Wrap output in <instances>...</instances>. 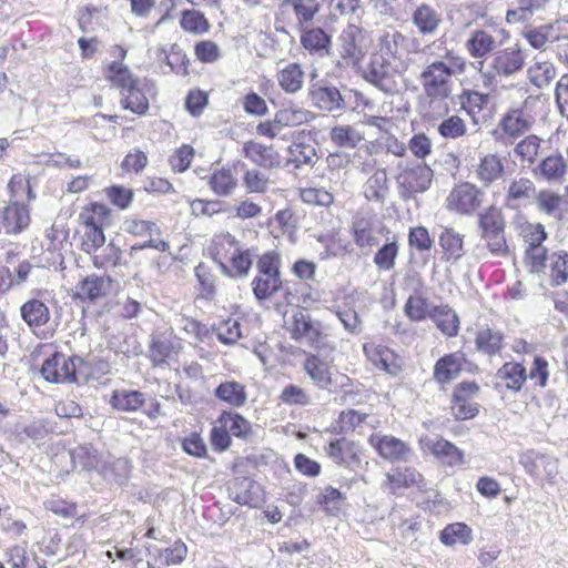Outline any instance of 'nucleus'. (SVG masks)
I'll use <instances>...</instances> for the list:
<instances>
[{
  "instance_id": "nucleus-18",
  "label": "nucleus",
  "mask_w": 568,
  "mask_h": 568,
  "mask_svg": "<svg viewBox=\"0 0 568 568\" xmlns=\"http://www.w3.org/2000/svg\"><path fill=\"white\" fill-rule=\"evenodd\" d=\"M316 133H312L311 131L301 130L294 134L293 142L288 146L290 158L287 159L286 165L294 164V168L297 169L302 164L314 165L316 163V150L314 145L306 142L308 140H314V135Z\"/></svg>"
},
{
  "instance_id": "nucleus-25",
  "label": "nucleus",
  "mask_w": 568,
  "mask_h": 568,
  "mask_svg": "<svg viewBox=\"0 0 568 568\" xmlns=\"http://www.w3.org/2000/svg\"><path fill=\"white\" fill-rule=\"evenodd\" d=\"M102 73L109 84L118 89L119 92L140 79L126 64L118 61H112L103 65Z\"/></svg>"
},
{
  "instance_id": "nucleus-32",
  "label": "nucleus",
  "mask_w": 568,
  "mask_h": 568,
  "mask_svg": "<svg viewBox=\"0 0 568 568\" xmlns=\"http://www.w3.org/2000/svg\"><path fill=\"white\" fill-rule=\"evenodd\" d=\"M164 53V62L170 67L171 71L181 77L190 75V59L184 49L172 43L169 49H162Z\"/></svg>"
},
{
  "instance_id": "nucleus-37",
  "label": "nucleus",
  "mask_w": 568,
  "mask_h": 568,
  "mask_svg": "<svg viewBox=\"0 0 568 568\" xmlns=\"http://www.w3.org/2000/svg\"><path fill=\"white\" fill-rule=\"evenodd\" d=\"M304 368L320 388H328L332 384L328 364L316 355H311L305 359Z\"/></svg>"
},
{
  "instance_id": "nucleus-3",
  "label": "nucleus",
  "mask_w": 568,
  "mask_h": 568,
  "mask_svg": "<svg viewBox=\"0 0 568 568\" xmlns=\"http://www.w3.org/2000/svg\"><path fill=\"white\" fill-rule=\"evenodd\" d=\"M308 97L315 108L333 113L347 109L354 110L357 106V99L363 95L351 89L341 91L327 82H316L311 84Z\"/></svg>"
},
{
  "instance_id": "nucleus-12",
  "label": "nucleus",
  "mask_w": 568,
  "mask_h": 568,
  "mask_svg": "<svg viewBox=\"0 0 568 568\" xmlns=\"http://www.w3.org/2000/svg\"><path fill=\"white\" fill-rule=\"evenodd\" d=\"M365 32L357 26L349 24L341 33L339 41V53L342 61H338L339 65H357L365 55L364 50Z\"/></svg>"
},
{
  "instance_id": "nucleus-13",
  "label": "nucleus",
  "mask_w": 568,
  "mask_h": 568,
  "mask_svg": "<svg viewBox=\"0 0 568 568\" xmlns=\"http://www.w3.org/2000/svg\"><path fill=\"white\" fill-rule=\"evenodd\" d=\"M396 73L397 69L393 67L390 59L385 55L373 54L366 79L385 93L393 94L397 91Z\"/></svg>"
},
{
  "instance_id": "nucleus-55",
  "label": "nucleus",
  "mask_w": 568,
  "mask_h": 568,
  "mask_svg": "<svg viewBox=\"0 0 568 568\" xmlns=\"http://www.w3.org/2000/svg\"><path fill=\"white\" fill-rule=\"evenodd\" d=\"M331 140L341 148L354 149L363 140L362 135L349 125H339L331 130Z\"/></svg>"
},
{
  "instance_id": "nucleus-23",
  "label": "nucleus",
  "mask_w": 568,
  "mask_h": 568,
  "mask_svg": "<svg viewBox=\"0 0 568 568\" xmlns=\"http://www.w3.org/2000/svg\"><path fill=\"white\" fill-rule=\"evenodd\" d=\"M22 320L33 331L43 327L50 321L51 314L48 305L38 298H30L20 307Z\"/></svg>"
},
{
  "instance_id": "nucleus-59",
  "label": "nucleus",
  "mask_w": 568,
  "mask_h": 568,
  "mask_svg": "<svg viewBox=\"0 0 568 568\" xmlns=\"http://www.w3.org/2000/svg\"><path fill=\"white\" fill-rule=\"evenodd\" d=\"M209 92L194 88L187 92L184 100V106L192 116H200L209 105Z\"/></svg>"
},
{
  "instance_id": "nucleus-26",
  "label": "nucleus",
  "mask_w": 568,
  "mask_h": 568,
  "mask_svg": "<svg viewBox=\"0 0 568 568\" xmlns=\"http://www.w3.org/2000/svg\"><path fill=\"white\" fill-rule=\"evenodd\" d=\"M88 255L91 257L92 265L98 270H113L124 264L122 261L123 251L112 240L109 243L105 242L100 250Z\"/></svg>"
},
{
  "instance_id": "nucleus-8",
  "label": "nucleus",
  "mask_w": 568,
  "mask_h": 568,
  "mask_svg": "<svg viewBox=\"0 0 568 568\" xmlns=\"http://www.w3.org/2000/svg\"><path fill=\"white\" fill-rule=\"evenodd\" d=\"M112 278L98 274H90L81 278L71 290L70 297L73 302L94 304L105 298L111 288Z\"/></svg>"
},
{
  "instance_id": "nucleus-27",
  "label": "nucleus",
  "mask_w": 568,
  "mask_h": 568,
  "mask_svg": "<svg viewBox=\"0 0 568 568\" xmlns=\"http://www.w3.org/2000/svg\"><path fill=\"white\" fill-rule=\"evenodd\" d=\"M549 0H514L506 13L508 23H524L542 10Z\"/></svg>"
},
{
  "instance_id": "nucleus-57",
  "label": "nucleus",
  "mask_w": 568,
  "mask_h": 568,
  "mask_svg": "<svg viewBox=\"0 0 568 568\" xmlns=\"http://www.w3.org/2000/svg\"><path fill=\"white\" fill-rule=\"evenodd\" d=\"M195 151L190 144H182L169 158V164L173 172L183 173L190 166L194 159Z\"/></svg>"
},
{
  "instance_id": "nucleus-29",
  "label": "nucleus",
  "mask_w": 568,
  "mask_h": 568,
  "mask_svg": "<svg viewBox=\"0 0 568 568\" xmlns=\"http://www.w3.org/2000/svg\"><path fill=\"white\" fill-rule=\"evenodd\" d=\"M180 27L189 34L202 36L210 31L211 22L196 9H184L180 13Z\"/></svg>"
},
{
  "instance_id": "nucleus-56",
  "label": "nucleus",
  "mask_w": 568,
  "mask_h": 568,
  "mask_svg": "<svg viewBox=\"0 0 568 568\" xmlns=\"http://www.w3.org/2000/svg\"><path fill=\"white\" fill-rule=\"evenodd\" d=\"M251 161L264 169H271L280 164L278 154L271 146H264L251 141Z\"/></svg>"
},
{
  "instance_id": "nucleus-41",
  "label": "nucleus",
  "mask_w": 568,
  "mask_h": 568,
  "mask_svg": "<svg viewBox=\"0 0 568 568\" xmlns=\"http://www.w3.org/2000/svg\"><path fill=\"white\" fill-rule=\"evenodd\" d=\"M215 396L231 406H242L246 400L245 387L236 382L221 383L215 389Z\"/></svg>"
},
{
  "instance_id": "nucleus-60",
  "label": "nucleus",
  "mask_w": 568,
  "mask_h": 568,
  "mask_svg": "<svg viewBox=\"0 0 568 568\" xmlns=\"http://www.w3.org/2000/svg\"><path fill=\"white\" fill-rule=\"evenodd\" d=\"M550 280L552 286H559L568 280V253L560 251L551 255Z\"/></svg>"
},
{
  "instance_id": "nucleus-21",
  "label": "nucleus",
  "mask_w": 568,
  "mask_h": 568,
  "mask_svg": "<svg viewBox=\"0 0 568 568\" xmlns=\"http://www.w3.org/2000/svg\"><path fill=\"white\" fill-rule=\"evenodd\" d=\"M369 443L383 458L388 460H405L409 454L406 444L394 436L373 434Z\"/></svg>"
},
{
  "instance_id": "nucleus-1",
  "label": "nucleus",
  "mask_w": 568,
  "mask_h": 568,
  "mask_svg": "<svg viewBox=\"0 0 568 568\" xmlns=\"http://www.w3.org/2000/svg\"><path fill=\"white\" fill-rule=\"evenodd\" d=\"M210 254L223 272L231 277H243L248 272V251L240 248L230 234L215 235L209 246Z\"/></svg>"
},
{
  "instance_id": "nucleus-62",
  "label": "nucleus",
  "mask_w": 568,
  "mask_h": 568,
  "mask_svg": "<svg viewBox=\"0 0 568 568\" xmlns=\"http://www.w3.org/2000/svg\"><path fill=\"white\" fill-rule=\"evenodd\" d=\"M124 231L134 237L152 236L153 233H160V229L155 222L141 220V219H126L124 221Z\"/></svg>"
},
{
  "instance_id": "nucleus-20",
  "label": "nucleus",
  "mask_w": 568,
  "mask_h": 568,
  "mask_svg": "<svg viewBox=\"0 0 568 568\" xmlns=\"http://www.w3.org/2000/svg\"><path fill=\"white\" fill-rule=\"evenodd\" d=\"M412 22L422 36H435L443 23L442 12L428 3H422L413 11Z\"/></svg>"
},
{
  "instance_id": "nucleus-48",
  "label": "nucleus",
  "mask_w": 568,
  "mask_h": 568,
  "mask_svg": "<svg viewBox=\"0 0 568 568\" xmlns=\"http://www.w3.org/2000/svg\"><path fill=\"white\" fill-rule=\"evenodd\" d=\"M303 78L304 72L297 63H290L277 75L280 85L287 93L297 92L302 88Z\"/></svg>"
},
{
  "instance_id": "nucleus-15",
  "label": "nucleus",
  "mask_w": 568,
  "mask_h": 568,
  "mask_svg": "<svg viewBox=\"0 0 568 568\" xmlns=\"http://www.w3.org/2000/svg\"><path fill=\"white\" fill-rule=\"evenodd\" d=\"M151 85L139 79L130 87L120 92V103L122 109L129 110L138 116H143L149 112Z\"/></svg>"
},
{
  "instance_id": "nucleus-6",
  "label": "nucleus",
  "mask_w": 568,
  "mask_h": 568,
  "mask_svg": "<svg viewBox=\"0 0 568 568\" xmlns=\"http://www.w3.org/2000/svg\"><path fill=\"white\" fill-rule=\"evenodd\" d=\"M478 223L481 237L487 241L489 251L496 255L506 254L505 220L501 210L495 205L489 206L485 213L479 214Z\"/></svg>"
},
{
  "instance_id": "nucleus-10",
  "label": "nucleus",
  "mask_w": 568,
  "mask_h": 568,
  "mask_svg": "<svg viewBox=\"0 0 568 568\" xmlns=\"http://www.w3.org/2000/svg\"><path fill=\"white\" fill-rule=\"evenodd\" d=\"M286 329L291 337L297 342L305 341L310 346L318 348L323 336V326L320 321H315L305 310H297L290 323H286Z\"/></svg>"
},
{
  "instance_id": "nucleus-31",
  "label": "nucleus",
  "mask_w": 568,
  "mask_h": 568,
  "mask_svg": "<svg viewBox=\"0 0 568 568\" xmlns=\"http://www.w3.org/2000/svg\"><path fill=\"white\" fill-rule=\"evenodd\" d=\"M446 261L457 262L464 255V236L454 229H444L439 236Z\"/></svg>"
},
{
  "instance_id": "nucleus-17",
  "label": "nucleus",
  "mask_w": 568,
  "mask_h": 568,
  "mask_svg": "<svg viewBox=\"0 0 568 568\" xmlns=\"http://www.w3.org/2000/svg\"><path fill=\"white\" fill-rule=\"evenodd\" d=\"M114 221V212L111 206L101 201H89L83 204L78 213L77 222L108 230Z\"/></svg>"
},
{
  "instance_id": "nucleus-61",
  "label": "nucleus",
  "mask_w": 568,
  "mask_h": 568,
  "mask_svg": "<svg viewBox=\"0 0 568 568\" xmlns=\"http://www.w3.org/2000/svg\"><path fill=\"white\" fill-rule=\"evenodd\" d=\"M149 164L148 155L140 149L128 152L121 161V170L126 174L141 173Z\"/></svg>"
},
{
  "instance_id": "nucleus-34",
  "label": "nucleus",
  "mask_w": 568,
  "mask_h": 568,
  "mask_svg": "<svg viewBox=\"0 0 568 568\" xmlns=\"http://www.w3.org/2000/svg\"><path fill=\"white\" fill-rule=\"evenodd\" d=\"M496 38L486 30H475L466 42L467 50L474 58H483L496 48Z\"/></svg>"
},
{
  "instance_id": "nucleus-22",
  "label": "nucleus",
  "mask_w": 568,
  "mask_h": 568,
  "mask_svg": "<svg viewBox=\"0 0 568 568\" xmlns=\"http://www.w3.org/2000/svg\"><path fill=\"white\" fill-rule=\"evenodd\" d=\"M182 349L180 343L168 338H153L149 346V359L153 366L169 365Z\"/></svg>"
},
{
  "instance_id": "nucleus-64",
  "label": "nucleus",
  "mask_w": 568,
  "mask_h": 568,
  "mask_svg": "<svg viewBox=\"0 0 568 568\" xmlns=\"http://www.w3.org/2000/svg\"><path fill=\"white\" fill-rule=\"evenodd\" d=\"M235 185V179L229 170H217L210 178L211 189L220 195L229 194Z\"/></svg>"
},
{
  "instance_id": "nucleus-46",
  "label": "nucleus",
  "mask_w": 568,
  "mask_h": 568,
  "mask_svg": "<svg viewBox=\"0 0 568 568\" xmlns=\"http://www.w3.org/2000/svg\"><path fill=\"white\" fill-rule=\"evenodd\" d=\"M315 119V114L304 109H281L275 113V122L281 129L284 126H297Z\"/></svg>"
},
{
  "instance_id": "nucleus-52",
  "label": "nucleus",
  "mask_w": 568,
  "mask_h": 568,
  "mask_svg": "<svg viewBox=\"0 0 568 568\" xmlns=\"http://www.w3.org/2000/svg\"><path fill=\"white\" fill-rule=\"evenodd\" d=\"M283 6L292 7L300 24L311 22L320 11L317 0H283Z\"/></svg>"
},
{
  "instance_id": "nucleus-47",
  "label": "nucleus",
  "mask_w": 568,
  "mask_h": 568,
  "mask_svg": "<svg viewBox=\"0 0 568 568\" xmlns=\"http://www.w3.org/2000/svg\"><path fill=\"white\" fill-rule=\"evenodd\" d=\"M387 183L386 171L377 170L365 183L364 194L366 199L384 202L388 190Z\"/></svg>"
},
{
  "instance_id": "nucleus-36",
  "label": "nucleus",
  "mask_w": 568,
  "mask_h": 568,
  "mask_svg": "<svg viewBox=\"0 0 568 568\" xmlns=\"http://www.w3.org/2000/svg\"><path fill=\"white\" fill-rule=\"evenodd\" d=\"M301 43L306 50L323 57L328 54L331 36H328L322 28H312L302 34Z\"/></svg>"
},
{
  "instance_id": "nucleus-28",
  "label": "nucleus",
  "mask_w": 568,
  "mask_h": 568,
  "mask_svg": "<svg viewBox=\"0 0 568 568\" xmlns=\"http://www.w3.org/2000/svg\"><path fill=\"white\" fill-rule=\"evenodd\" d=\"M424 447L429 449L436 457L447 465L463 463V453L450 442L444 438L423 440Z\"/></svg>"
},
{
  "instance_id": "nucleus-53",
  "label": "nucleus",
  "mask_w": 568,
  "mask_h": 568,
  "mask_svg": "<svg viewBox=\"0 0 568 568\" xmlns=\"http://www.w3.org/2000/svg\"><path fill=\"white\" fill-rule=\"evenodd\" d=\"M345 500V496L332 486H327L317 495V504L321 505L326 514L337 515Z\"/></svg>"
},
{
  "instance_id": "nucleus-54",
  "label": "nucleus",
  "mask_w": 568,
  "mask_h": 568,
  "mask_svg": "<svg viewBox=\"0 0 568 568\" xmlns=\"http://www.w3.org/2000/svg\"><path fill=\"white\" fill-rule=\"evenodd\" d=\"M399 246L396 237L383 244L374 255V263L378 270L390 271L395 266Z\"/></svg>"
},
{
  "instance_id": "nucleus-42",
  "label": "nucleus",
  "mask_w": 568,
  "mask_h": 568,
  "mask_svg": "<svg viewBox=\"0 0 568 568\" xmlns=\"http://www.w3.org/2000/svg\"><path fill=\"white\" fill-rule=\"evenodd\" d=\"M525 39L535 49H542L546 43H554L560 39L555 32L554 24H545L538 28H530L523 32Z\"/></svg>"
},
{
  "instance_id": "nucleus-33",
  "label": "nucleus",
  "mask_w": 568,
  "mask_h": 568,
  "mask_svg": "<svg viewBox=\"0 0 568 568\" xmlns=\"http://www.w3.org/2000/svg\"><path fill=\"white\" fill-rule=\"evenodd\" d=\"M530 83L538 89L547 88L556 78V68L549 61H541L537 58L532 65L527 70Z\"/></svg>"
},
{
  "instance_id": "nucleus-43",
  "label": "nucleus",
  "mask_w": 568,
  "mask_h": 568,
  "mask_svg": "<svg viewBox=\"0 0 568 568\" xmlns=\"http://www.w3.org/2000/svg\"><path fill=\"white\" fill-rule=\"evenodd\" d=\"M504 173V165L500 159L495 154L485 155L478 165L477 176L486 185L498 180Z\"/></svg>"
},
{
  "instance_id": "nucleus-11",
  "label": "nucleus",
  "mask_w": 568,
  "mask_h": 568,
  "mask_svg": "<svg viewBox=\"0 0 568 568\" xmlns=\"http://www.w3.org/2000/svg\"><path fill=\"white\" fill-rule=\"evenodd\" d=\"M31 223L30 209L19 201L0 206V234L18 235Z\"/></svg>"
},
{
  "instance_id": "nucleus-5",
  "label": "nucleus",
  "mask_w": 568,
  "mask_h": 568,
  "mask_svg": "<svg viewBox=\"0 0 568 568\" xmlns=\"http://www.w3.org/2000/svg\"><path fill=\"white\" fill-rule=\"evenodd\" d=\"M452 67L443 61H434L420 73L419 80L425 95L433 101H443L452 93Z\"/></svg>"
},
{
  "instance_id": "nucleus-50",
  "label": "nucleus",
  "mask_w": 568,
  "mask_h": 568,
  "mask_svg": "<svg viewBox=\"0 0 568 568\" xmlns=\"http://www.w3.org/2000/svg\"><path fill=\"white\" fill-rule=\"evenodd\" d=\"M439 538L446 546H453L456 542L467 545L471 541V529L464 523L450 524L440 531Z\"/></svg>"
},
{
  "instance_id": "nucleus-38",
  "label": "nucleus",
  "mask_w": 568,
  "mask_h": 568,
  "mask_svg": "<svg viewBox=\"0 0 568 568\" xmlns=\"http://www.w3.org/2000/svg\"><path fill=\"white\" fill-rule=\"evenodd\" d=\"M187 552L189 549L185 542L176 539L171 547L156 549L154 560L163 567L176 566L185 560Z\"/></svg>"
},
{
  "instance_id": "nucleus-39",
  "label": "nucleus",
  "mask_w": 568,
  "mask_h": 568,
  "mask_svg": "<svg viewBox=\"0 0 568 568\" xmlns=\"http://www.w3.org/2000/svg\"><path fill=\"white\" fill-rule=\"evenodd\" d=\"M504 334L499 331L484 328L477 332L475 344L479 352L486 355H495L503 348Z\"/></svg>"
},
{
  "instance_id": "nucleus-58",
  "label": "nucleus",
  "mask_w": 568,
  "mask_h": 568,
  "mask_svg": "<svg viewBox=\"0 0 568 568\" xmlns=\"http://www.w3.org/2000/svg\"><path fill=\"white\" fill-rule=\"evenodd\" d=\"M194 55L203 64H212L222 57L221 49L213 40H201L194 44Z\"/></svg>"
},
{
  "instance_id": "nucleus-40",
  "label": "nucleus",
  "mask_w": 568,
  "mask_h": 568,
  "mask_svg": "<svg viewBox=\"0 0 568 568\" xmlns=\"http://www.w3.org/2000/svg\"><path fill=\"white\" fill-rule=\"evenodd\" d=\"M430 316L437 327L447 336H456L459 328V320L456 313L448 306H435Z\"/></svg>"
},
{
  "instance_id": "nucleus-7",
  "label": "nucleus",
  "mask_w": 568,
  "mask_h": 568,
  "mask_svg": "<svg viewBox=\"0 0 568 568\" xmlns=\"http://www.w3.org/2000/svg\"><path fill=\"white\" fill-rule=\"evenodd\" d=\"M433 175V170L426 164L407 165L397 176L400 197L408 201L415 193L427 191L430 187Z\"/></svg>"
},
{
  "instance_id": "nucleus-19",
  "label": "nucleus",
  "mask_w": 568,
  "mask_h": 568,
  "mask_svg": "<svg viewBox=\"0 0 568 568\" xmlns=\"http://www.w3.org/2000/svg\"><path fill=\"white\" fill-rule=\"evenodd\" d=\"M73 241L82 253L92 254L106 242L105 230L77 222Z\"/></svg>"
},
{
  "instance_id": "nucleus-16",
  "label": "nucleus",
  "mask_w": 568,
  "mask_h": 568,
  "mask_svg": "<svg viewBox=\"0 0 568 568\" xmlns=\"http://www.w3.org/2000/svg\"><path fill=\"white\" fill-rule=\"evenodd\" d=\"M327 456L337 465L355 470L361 466V448L345 437L336 438L325 449Z\"/></svg>"
},
{
  "instance_id": "nucleus-2",
  "label": "nucleus",
  "mask_w": 568,
  "mask_h": 568,
  "mask_svg": "<svg viewBox=\"0 0 568 568\" xmlns=\"http://www.w3.org/2000/svg\"><path fill=\"white\" fill-rule=\"evenodd\" d=\"M87 368L88 363L82 357L68 356L55 351L43 361L40 374L47 382L53 384L78 383V375L83 374Z\"/></svg>"
},
{
  "instance_id": "nucleus-45",
  "label": "nucleus",
  "mask_w": 568,
  "mask_h": 568,
  "mask_svg": "<svg viewBox=\"0 0 568 568\" xmlns=\"http://www.w3.org/2000/svg\"><path fill=\"white\" fill-rule=\"evenodd\" d=\"M195 275L199 281L197 296L205 301H213L216 295V277L205 264L201 263L195 267Z\"/></svg>"
},
{
  "instance_id": "nucleus-9",
  "label": "nucleus",
  "mask_w": 568,
  "mask_h": 568,
  "mask_svg": "<svg viewBox=\"0 0 568 568\" xmlns=\"http://www.w3.org/2000/svg\"><path fill=\"white\" fill-rule=\"evenodd\" d=\"M526 57L520 45L515 44L494 52L490 61V71L484 73L488 80H493L496 75L511 77L521 71L525 67Z\"/></svg>"
},
{
  "instance_id": "nucleus-44",
  "label": "nucleus",
  "mask_w": 568,
  "mask_h": 568,
  "mask_svg": "<svg viewBox=\"0 0 568 568\" xmlns=\"http://www.w3.org/2000/svg\"><path fill=\"white\" fill-rule=\"evenodd\" d=\"M567 164L561 154L549 155L544 159L536 169V172L547 181H558L566 173Z\"/></svg>"
},
{
  "instance_id": "nucleus-49",
  "label": "nucleus",
  "mask_w": 568,
  "mask_h": 568,
  "mask_svg": "<svg viewBox=\"0 0 568 568\" xmlns=\"http://www.w3.org/2000/svg\"><path fill=\"white\" fill-rule=\"evenodd\" d=\"M109 202L120 211L128 210L134 200V191L121 184H112L103 190Z\"/></svg>"
},
{
  "instance_id": "nucleus-63",
  "label": "nucleus",
  "mask_w": 568,
  "mask_h": 568,
  "mask_svg": "<svg viewBox=\"0 0 568 568\" xmlns=\"http://www.w3.org/2000/svg\"><path fill=\"white\" fill-rule=\"evenodd\" d=\"M217 424H220L230 435L233 436H244L246 433V420L241 415L223 412L219 419Z\"/></svg>"
},
{
  "instance_id": "nucleus-24",
  "label": "nucleus",
  "mask_w": 568,
  "mask_h": 568,
  "mask_svg": "<svg viewBox=\"0 0 568 568\" xmlns=\"http://www.w3.org/2000/svg\"><path fill=\"white\" fill-rule=\"evenodd\" d=\"M495 379V388H499L501 382H505L507 389L518 392L527 379V371L523 364L508 362L496 372Z\"/></svg>"
},
{
  "instance_id": "nucleus-4",
  "label": "nucleus",
  "mask_w": 568,
  "mask_h": 568,
  "mask_svg": "<svg viewBox=\"0 0 568 568\" xmlns=\"http://www.w3.org/2000/svg\"><path fill=\"white\" fill-rule=\"evenodd\" d=\"M109 405L116 412L135 413L143 409V414L151 420L158 419L162 413V405L156 397L146 398V394L139 389H114Z\"/></svg>"
},
{
  "instance_id": "nucleus-35",
  "label": "nucleus",
  "mask_w": 568,
  "mask_h": 568,
  "mask_svg": "<svg viewBox=\"0 0 568 568\" xmlns=\"http://www.w3.org/2000/svg\"><path fill=\"white\" fill-rule=\"evenodd\" d=\"M536 186L535 183L526 178H520L518 180H514L507 190L506 202L507 205L511 209H515L517 204L514 202H520L525 200H531L536 195Z\"/></svg>"
},
{
  "instance_id": "nucleus-14",
  "label": "nucleus",
  "mask_w": 568,
  "mask_h": 568,
  "mask_svg": "<svg viewBox=\"0 0 568 568\" xmlns=\"http://www.w3.org/2000/svg\"><path fill=\"white\" fill-rule=\"evenodd\" d=\"M483 191L476 185L464 182L455 186L447 197V207L460 214H471L483 201Z\"/></svg>"
},
{
  "instance_id": "nucleus-51",
  "label": "nucleus",
  "mask_w": 568,
  "mask_h": 568,
  "mask_svg": "<svg viewBox=\"0 0 568 568\" xmlns=\"http://www.w3.org/2000/svg\"><path fill=\"white\" fill-rule=\"evenodd\" d=\"M499 126L510 136H518L529 130V122L524 118L523 111L510 110L501 119Z\"/></svg>"
},
{
  "instance_id": "nucleus-30",
  "label": "nucleus",
  "mask_w": 568,
  "mask_h": 568,
  "mask_svg": "<svg viewBox=\"0 0 568 568\" xmlns=\"http://www.w3.org/2000/svg\"><path fill=\"white\" fill-rule=\"evenodd\" d=\"M462 372V356L457 353L439 358L434 367V378L439 384H446L456 378Z\"/></svg>"
}]
</instances>
